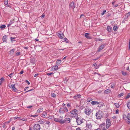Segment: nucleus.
Returning <instances> with one entry per match:
<instances>
[{"instance_id": "nucleus-1", "label": "nucleus", "mask_w": 130, "mask_h": 130, "mask_svg": "<svg viewBox=\"0 0 130 130\" xmlns=\"http://www.w3.org/2000/svg\"><path fill=\"white\" fill-rule=\"evenodd\" d=\"M106 125L105 126V123H102L100 125V127L102 130H107L111 125V122L109 119H107L106 120Z\"/></svg>"}, {"instance_id": "nucleus-2", "label": "nucleus", "mask_w": 130, "mask_h": 130, "mask_svg": "<svg viewBox=\"0 0 130 130\" xmlns=\"http://www.w3.org/2000/svg\"><path fill=\"white\" fill-rule=\"evenodd\" d=\"M71 116L72 117L77 118L78 116V111L76 109L72 110L70 112Z\"/></svg>"}, {"instance_id": "nucleus-3", "label": "nucleus", "mask_w": 130, "mask_h": 130, "mask_svg": "<svg viewBox=\"0 0 130 130\" xmlns=\"http://www.w3.org/2000/svg\"><path fill=\"white\" fill-rule=\"evenodd\" d=\"M92 112L91 109L89 107H87L85 109V112L86 115H90Z\"/></svg>"}, {"instance_id": "nucleus-4", "label": "nucleus", "mask_w": 130, "mask_h": 130, "mask_svg": "<svg viewBox=\"0 0 130 130\" xmlns=\"http://www.w3.org/2000/svg\"><path fill=\"white\" fill-rule=\"evenodd\" d=\"M56 34L61 39H63L64 37V35L63 34L62 32L61 31L57 32H56Z\"/></svg>"}, {"instance_id": "nucleus-5", "label": "nucleus", "mask_w": 130, "mask_h": 130, "mask_svg": "<svg viewBox=\"0 0 130 130\" xmlns=\"http://www.w3.org/2000/svg\"><path fill=\"white\" fill-rule=\"evenodd\" d=\"M34 130H40V125L38 124H35L33 126Z\"/></svg>"}, {"instance_id": "nucleus-6", "label": "nucleus", "mask_w": 130, "mask_h": 130, "mask_svg": "<svg viewBox=\"0 0 130 130\" xmlns=\"http://www.w3.org/2000/svg\"><path fill=\"white\" fill-rule=\"evenodd\" d=\"M83 120L80 118H78L76 119V122L78 125H80L83 123Z\"/></svg>"}, {"instance_id": "nucleus-7", "label": "nucleus", "mask_w": 130, "mask_h": 130, "mask_svg": "<svg viewBox=\"0 0 130 130\" xmlns=\"http://www.w3.org/2000/svg\"><path fill=\"white\" fill-rule=\"evenodd\" d=\"M101 112L100 111H99L97 112L96 113V116L98 119H100L102 118V116L101 114Z\"/></svg>"}, {"instance_id": "nucleus-8", "label": "nucleus", "mask_w": 130, "mask_h": 130, "mask_svg": "<svg viewBox=\"0 0 130 130\" xmlns=\"http://www.w3.org/2000/svg\"><path fill=\"white\" fill-rule=\"evenodd\" d=\"M71 119L70 118H66L63 121V124L64 123H70L71 122Z\"/></svg>"}, {"instance_id": "nucleus-9", "label": "nucleus", "mask_w": 130, "mask_h": 130, "mask_svg": "<svg viewBox=\"0 0 130 130\" xmlns=\"http://www.w3.org/2000/svg\"><path fill=\"white\" fill-rule=\"evenodd\" d=\"M75 7V5L74 2H72L70 5L69 8L70 9L73 10Z\"/></svg>"}, {"instance_id": "nucleus-10", "label": "nucleus", "mask_w": 130, "mask_h": 130, "mask_svg": "<svg viewBox=\"0 0 130 130\" xmlns=\"http://www.w3.org/2000/svg\"><path fill=\"white\" fill-rule=\"evenodd\" d=\"M15 84H11L10 88H12V90H13L15 92L17 91L18 90L15 87Z\"/></svg>"}, {"instance_id": "nucleus-11", "label": "nucleus", "mask_w": 130, "mask_h": 130, "mask_svg": "<svg viewBox=\"0 0 130 130\" xmlns=\"http://www.w3.org/2000/svg\"><path fill=\"white\" fill-rule=\"evenodd\" d=\"M58 66H53L52 68L51 69L52 71H55L57 70L58 69Z\"/></svg>"}, {"instance_id": "nucleus-12", "label": "nucleus", "mask_w": 130, "mask_h": 130, "mask_svg": "<svg viewBox=\"0 0 130 130\" xmlns=\"http://www.w3.org/2000/svg\"><path fill=\"white\" fill-rule=\"evenodd\" d=\"M47 112L46 111H44L42 114V117H45L46 118L47 117Z\"/></svg>"}, {"instance_id": "nucleus-13", "label": "nucleus", "mask_w": 130, "mask_h": 130, "mask_svg": "<svg viewBox=\"0 0 130 130\" xmlns=\"http://www.w3.org/2000/svg\"><path fill=\"white\" fill-rule=\"evenodd\" d=\"M43 108L42 107H41L37 110V111L38 113H40L42 112L43 111Z\"/></svg>"}, {"instance_id": "nucleus-14", "label": "nucleus", "mask_w": 130, "mask_h": 130, "mask_svg": "<svg viewBox=\"0 0 130 130\" xmlns=\"http://www.w3.org/2000/svg\"><path fill=\"white\" fill-rule=\"evenodd\" d=\"M58 119L59 121H61V122H59L61 124H63V120H62V117H59L58 118Z\"/></svg>"}, {"instance_id": "nucleus-15", "label": "nucleus", "mask_w": 130, "mask_h": 130, "mask_svg": "<svg viewBox=\"0 0 130 130\" xmlns=\"http://www.w3.org/2000/svg\"><path fill=\"white\" fill-rule=\"evenodd\" d=\"M105 46V44H103L101 45L99 48V51L100 50H101L102 49H103L104 47Z\"/></svg>"}, {"instance_id": "nucleus-16", "label": "nucleus", "mask_w": 130, "mask_h": 130, "mask_svg": "<svg viewBox=\"0 0 130 130\" xmlns=\"http://www.w3.org/2000/svg\"><path fill=\"white\" fill-rule=\"evenodd\" d=\"M14 20L13 19L11 20L9 22V23L8 24L7 26L8 27H9L11 24H12L14 22Z\"/></svg>"}, {"instance_id": "nucleus-17", "label": "nucleus", "mask_w": 130, "mask_h": 130, "mask_svg": "<svg viewBox=\"0 0 130 130\" xmlns=\"http://www.w3.org/2000/svg\"><path fill=\"white\" fill-rule=\"evenodd\" d=\"M7 37V36H4L3 38V40L4 42H6Z\"/></svg>"}, {"instance_id": "nucleus-18", "label": "nucleus", "mask_w": 130, "mask_h": 130, "mask_svg": "<svg viewBox=\"0 0 130 130\" xmlns=\"http://www.w3.org/2000/svg\"><path fill=\"white\" fill-rule=\"evenodd\" d=\"M91 103L93 105H95L99 104V102L97 101H92L91 102Z\"/></svg>"}, {"instance_id": "nucleus-19", "label": "nucleus", "mask_w": 130, "mask_h": 130, "mask_svg": "<svg viewBox=\"0 0 130 130\" xmlns=\"http://www.w3.org/2000/svg\"><path fill=\"white\" fill-rule=\"evenodd\" d=\"M107 31L109 32H111L112 30V27H111L110 26H108L107 27Z\"/></svg>"}, {"instance_id": "nucleus-20", "label": "nucleus", "mask_w": 130, "mask_h": 130, "mask_svg": "<svg viewBox=\"0 0 130 130\" xmlns=\"http://www.w3.org/2000/svg\"><path fill=\"white\" fill-rule=\"evenodd\" d=\"M111 92V90L110 89H108L104 91V93L106 94L110 93Z\"/></svg>"}, {"instance_id": "nucleus-21", "label": "nucleus", "mask_w": 130, "mask_h": 130, "mask_svg": "<svg viewBox=\"0 0 130 130\" xmlns=\"http://www.w3.org/2000/svg\"><path fill=\"white\" fill-rule=\"evenodd\" d=\"M4 80V78L3 77H2L0 79V85L3 83Z\"/></svg>"}, {"instance_id": "nucleus-22", "label": "nucleus", "mask_w": 130, "mask_h": 130, "mask_svg": "<svg viewBox=\"0 0 130 130\" xmlns=\"http://www.w3.org/2000/svg\"><path fill=\"white\" fill-rule=\"evenodd\" d=\"M61 60L58 59L56 61V64L57 65H59L61 63Z\"/></svg>"}, {"instance_id": "nucleus-23", "label": "nucleus", "mask_w": 130, "mask_h": 130, "mask_svg": "<svg viewBox=\"0 0 130 130\" xmlns=\"http://www.w3.org/2000/svg\"><path fill=\"white\" fill-rule=\"evenodd\" d=\"M15 51V50L14 49H12L9 52V54L13 55Z\"/></svg>"}, {"instance_id": "nucleus-24", "label": "nucleus", "mask_w": 130, "mask_h": 130, "mask_svg": "<svg viewBox=\"0 0 130 130\" xmlns=\"http://www.w3.org/2000/svg\"><path fill=\"white\" fill-rule=\"evenodd\" d=\"M80 95L78 94H77L76 95L74 96V98L77 99L76 98H79L80 97Z\"/></svg>"}, {"instance_id": "nucleus-25", "label": "nucleus", "mask_w": 130, "mask_h": 130, "mask_svg": "<svg viewBox=\"0 0 130 130\" xmlns=\"http://www.w3.org/2000/svg\"><path fill=\"white\" fill-rule=\"evenodd\" d=\"M114 104L115 105L116 108H119L120 107V105L118 103H114Z\"/></svg>"}, {"instance_id": "nucleus-26", "label": "nucleus", "mask_w": 130, "mask_h": 130, "mask_svg": "<svg viewBox=\"0 0 130 130\" xmlns=\"http://www.w3.org/2000/svg\"><path fill=\"white\" fill-rule=\"evenodd\" d=\"M113 30L115 31H116L118 29V27L117 26H115L113 27Z\"/></svg>"}, {"instance_id": "nucleus-27", "label": "nucleus", "mask_w": 130, "mask_h": 130, "mask_svg": "<svg viewBox=\"0 0 130 130\" xmlns=\"http://www.w3.org/2000/svg\"><path fill=\"white\" fill-rule=\"evenodd\" d=\"M127 106L128 108L130 109V102H129L127 103Z\"/></svg>"}, {"instance_id": "nucleus-28", "label": "nucleus", "mask_w": 130, "mask_h": 130, "mask_svg": "<svg viewBox=\"0 0 130 130\" xmlns=\"http://www.w3.org/2000/svg\"><path fill=\"white\" fill-rule=\"evenodd\" d=\"M6 26L5 25H3L0 26V28L2 29H3L6 27Z\"/></svg>"}, {"instance_id": "nucleus-29", "label": "nucleus", "mask_w": 130, "mask_h": 130, "mask_svg": "<svg viewBox=\"0 0 130 130\" xmlns=\"http://www.w3.org/2000/svg\"><path fill=\"white\" fill-rule=\"evenodd\" d=\"M63 109L62 108H60L59 110V111L60 113H63L64 112V110H63Z\"/></svg>"}, {"instance_id": "nucleus-30", "label": "nucleus", "mask_w": 130, "mask_h": 130, "mask_svg": "<svg viewBox=\"0 0 130 130\" xmlns=\"http://www.w3.org/2000/svg\"><path fill=\"white\" fill-rule=\"evenodd\" d=\"M92 100V99L91 98H88L87 99V101L88 102H90Z\"/></svg>"}, {"instance_id": "nucleus-31", "label": "nucleus", "mask_w": 130, "mask_h": 130, "mask_svg": "<svg viewBox=\"0 0 130 130\" xmlns=\"http://www.w3.org/2000/svg\"><path fill=\"white\" fill-rule=\"evenodd\" d=\"M89 34L88 33H86L85 34V37L87 38H88L89 37Z\"/></svg>"}, {"instance_id": "nucleus-32", "label": "nucleus", "mask_w": 130, "mask_h": 130, "mask_svg": "<svg viewBox=\"0 0 130 130\" xmlns=\"http://www.w3.org/2000/svg\"><path fill=\"white\" fill-rule=\"evenodd\" d=\"M51 95L52 97L54 98L56 96V94L54 93H52Z\"/></svg>"}, {"instance_id": "nucleus-33", "label": "nucleus", "mask_w": 130, "mask_h": 130, "mask_svg": "<svg viewBox=\"0 0 130 130\" xmlns=\"http://www.w3.org/2000/svg\"><path fill=\"white\" fill-rule=\"evenodd\" d=\"M129 98H130V93L128 94L126 96L125 98L128 99Z\"/></svg>"}, {"instance_id": "nucleus-34", "label": "nucleus", "mask_w": 130, "mask_h": 130, "mask_svg": "<svg viewBox=\"0 0 130 130\" xmlns=\"http://www.w3.org/2000/svg\"><path fill=\"white\" fill-rule=\"evenodd\" d=\"M4 4L6 5H7L8 4V1L7 0H5L4 1Z\"/></svg>"}, {"instance_id": "nucleus-35", "label": "nucleus", "mask_w": 130, "mask_h": 130, "mask_svg": "<svg viewBox=\"0 0 130 130\" xmlns=\"http://www.w3.org/2000/svg\"><path fill=\"white\" fill-rule=\"evenodd\" d=\"M54 73L53 72L52 73H47L46 74L48 75H51L53 74Z\"/></svg>"}, {"instance_id": "nucleus-36", "label": "nucleus", "mask_w": 130, "mask_h": 130, "mask_svg": "<svg viewBox=\"0 0 130 130\" xmlns=\"http://www.w3.org/2000/svg\"><path fill=\"white\" fill-rule=\"evenodd\" d=\"M21 53L20 52H18L16 53V55L17 56H18L20 55Z\"/></svg>"}, {"instance_id": "nucleus-37", "label": "nucleus", "mask_w": 130, "mask_h": 130, "mask_svg": "<svg viewBox=\"0 0 130 130\" xmlns=\"http://www.w3.org/2000/svg\"><path fill=\"white\" fill-rule=\"evenodd\" d=\"M64 111H66L67 112L68 111V109L66 107H65L64 108Z\"/></svg>"}, {"instance_id": "nucleus-38", "label": "nucleus", "mask_w": 130, "mask_h": 130, "mask_svg": "<svg viewBox=\"0 0 130 130\" xmlns=\"http://www.w3.org/2000/svg\"><path fill=\"white\" fill-rule=\"evenodd\" d=\"M106 12L105 10H104L103 12L101 14L102 15H103Z\"/></svg>"}, {"instance_id": "nucleus-39", "label": "nucleus", "mask_w": 130, "mask_h": 130, "mask_svg": "<svg viewBox=\"0 0 130 130\" xmlns=\"http://www.w3.org/2000/svg\"><path fill=\"white\" fill-rule=\"evenodd\" d=\"M13 76V74L11 73L10 74L8 75V76L10 77V78H11Z\"/></svg>"}, {"instance_id": "nucleus-40", "label": "nucleus", "mask_w": 130, "mask_h": 130, "mask_svg": "<svg viewBox=\"0 0 130 130\" xmlns=\"http://www.w3.org/2000/svg\"><path fill=\"white\" fill-rule=\"evenodd\" d=\"M127 118L128 120H130V113H129L128 114Z\"/></svg>"}, {"instance_id": "nucleus-41", "label": "nucleus", "mask_w": 130, "mask_h": 130, "mask_svg": "<svg viewBox=\"0 0 130 130\" xmlns=\"http://www.w3.org/2000/svg\"><path fill=\"white\" fill-rule=\"evenodd\" d=\"M54 120L56 122H61V121H59V120H58V118H54Z\"/></svg>"}, {"instance_id": "nucleus-42", "label": "nucleus", "mask_w": 130, "mask_h": 130, "mask_svg": "<svg viewBox=\"0 0 130 130\" xmlns=\"http://www.w3.org/2000/svg\"><path fill=\"white\" fill-rule=\"evenodd\" d=\"M67 106L68 107H70L71 106V104L70 103H69L67 105Z\"/></svg>"}, {"instance_id": "nucleus-43", "label": "nucleus", "mask_w": 130, "mask_h": 130, "mask_svg": "<svg viewBox=\"0 0 130 130\" xmlns=\"http://www.w3.org/2000/svg\"><path fill=\"white\" fill-rule=\"evenodd\" d=\"M123 95H124V93H121L120 94H119L118 95V96L119 97H121V96H123Z\"/></svg>"}, {"instance_id": "nucleus-44", "label": "nucleus", "mask_w": 130, "mask_h": 130, "mask_svg": "<svg viewBox=\"0 0 130 130\" xmlns=\"http://www.w3.org/2000/svg\"><path fill=\"white\" fill-rule=\"evenodd\" d=\"M39 122L40 124H43L44 123L43 121H42V120H40V121H39Z\"/></svg>"}, {"instance_id": "nucleus-45", "label": "nucleus", "mask_w": 130, "mask_h": 130, "mask_svg": "<svg viewBox=\"0 0 130 130\" xmlns=\"http://www.w3.org/2000/svg\"><path fill=\"white\" fill-rule=\"evenodd\" d=\"M122 74L124 75H125L126 74V73L125 72H124L123 71L122 72Z\"/></svg>"}, {"instance_id": "nucleus-46", "label": "nucleus", "mask_w": 130, "mask_h": 130, "mask_svg": "<svg viewBox=\"0 0 130 130\" xmlns=\"http://www.w3.org/2000/svg\"><path fill=\"white\" fill-rule=\"evenodd\" d=\"M45 15L44 13H43L42 15L41 16V18L42 19L43 18L45 17Z\"/></svg>"}, {"instance_id": "nucleus-47", "label": "nucleus", "mask_w": 130, "mask_h": 130, "mask_svg": "<svg viewBox=\"0 0 130 130\" xmlns=\"http://www.w3.org/2000/svg\"><path fill=\"white\" fill-rule=\"evenodd\" d=\"M32 107L31 105L28 106H27V107L28 108H30Z\"/></svg>"}, {"instance_id": "nucleus-48", "label": "nucleus", "mask_w": 130, "mask_h": 130, "mask_svg": "<svg viewBox=\"0 0 130 130\" xmlns=\"http://www.w3.org/2000/svg\"><path fill=\"white\" fill-rule=\"evenodd\" d=\"M21 120L24 121H27V119L26 118H23L21 119Z\"/></svg>"}, {"instance_id": "nucleus-49", "label": "nucleus", "mask_w": 130, "mask_h": 130, "mask_svg": "<svg viewBox=\"0 0 130 130\" xmlns=\"http://www.w3.org/2000/svg\"><path fill=\"white\" fill-rule=\"evenodd\" d=\"M29 87H26L24 89V91H25L26 90H28V89Z\"/></svg>"}, {"instance_id": "nucleus-50", "label": "nucleus", "mask_w": 130, "mask_h": 130, "mask_svg": "<svg viewBox=\"0 0 130 130\" xmlns=\"http://www.w3.org/2000/svg\"><path fill=\"white\" fill-rule=\"evenodd\" d=\"M115 86L114 84H112L111 86V88H113Z\"/></svg>"}, {"instance_id": "nucleus-51", "label": "nucleus", "mask_w": 130, "mask_h": 130, "mask_svg": "<svg viewBox=\"0 0 130 130\" xmlns=\"http://www.w3.org/2000/svg\"><path fill=\"white\" fill-rule=\"evenodd\" d=\"M38 116V115H31V117H37Z\"/></svg>"}, {"instance_id": "nucleus-52", "label": "nucleus", "mask_w": 130, "mask_h": 130, "mask_svg": "<svg viewBox=\"0 0 130 130\" xmlns=\"http://www.w3.org/2000/svg\"><path fill=\"white\" fill-rule=\"evenodd\" d=\"M26 83L28 85H29L30 84V83L28 82V80H26Z\"/></svg>"}, {"instance_id": "nucleus-53", "label": "nucleus", "mask_w": 130, "mask_h": 130, "mask_svg": "<svg viewBox=\"0 0 130 130\" xmlns=\"http://www.w3.org/2000/svg\"><path fill=\"white\" fill-rule=\"evenodd\" d=\"M129 49H130V39L129 40V46H128Z\"/></svg>"}, {"instance_id": "nucleus-54", "label": "nucleus", "mask_w": 130, "mask_h": 130, "mask_svg": "<svg viewBox=\"0 0 130 130\" xmlns=\"http://www.w3.org/2000/svg\"><path fill=\"white\" fill-rule=\"evenodd\" d=\"M119 110L118 109H117L116 111V113L117 114L118 113Z\"/></svg>"}, {"instance_id": "nucleus-55", "label": "nucleus", "mask_w": 130, "mask_h": 130, "mask_svg": "<svg viewBox=\"0 0 130 130\" xmlns=\"http://www.w3.org/2000/svg\"><path fill=\"white\" fill-rule=\"evenodd\" d=\"M38 75V74H35V75H34V77H36Z\"/></svg>"}, {"instance_id": "nucleus-56", "label": "nucleus", "mask_w": 130, "mask_h": 130, "mask_svg": "<svg viewBox=\"0 0 130 130\" xmlns=\"http://www.w3.org/2000/svg\"><path fill=\"white\" fill-rule=\"evenodd\" d=\"M18 118V117H14V120H15L16 119H17V118Z\"/></svg>"}, {"instance_id": "nucleus-57", "label": "nucleus", "mask_w": 130, "mask_h": 130, "mask_svg": "<svg viewBox=\"0 0 130 130\" xmlns=\"http://www.w3.org/2000/svg\"><path fill=\"white\" fill-rule=\"evenodd\" d=\"M127 14H128L127 17L130 16V12H128Z\"/></svg>"}, {"instance_id": "nucleus-58", "label": "nucleus", "mask_w": 130, "mask_h": 130, "mask_svg": "<svg viewBox=\"0 0 130 130\" xmlns=\"http://www.w3.org/2000/svg\"><path fill=\"white\" fill-rule=\"evenodd\" d=\"M15 39V38H13V37H11L10 38V39H11V41H12V40H13V39Z\"/></svg>"}, {"instance_id": "nucleus-59", "label": "nucleus", "mask_w": 130, "mask_h": 130, "mask_svg": "<svg viewBox=\"0 0 130 130\" xmlns=\"http://www.w3.org/2000/svg\"><path fill=\"white\" fill-rule=\"evenodd\" d=\"M112 118L113 119H116V116H113V117H112Z\"/></svg>"}, {"instance_id": "nucleus-60", "label": "nucleus", "mask_w": 130, "mask_h": 130, "mask_svg": "<svg viewBox=\"0 0 130 130\" xmlns=\"http://www.w3.org/2000/svg\"><path fill=\"white\" fill-rule=\"evenodd\" d=\"M76 130H81L79 128H78L76 129Z\"/></svg>"}, {"instance_id": "nucleus-61", "label": "nucleus", "mask_w": 130, "mask_h": 130, "mask_svg": "<svg viewBox=\"0 0 130 130\" xmlns=\"http://www.w3.org/2000/svg\"><path fill=\"white\" fill-rule=\"evenodd\" d=\"M23 71H21V72H20V74H23Z\"/></svg>"}, {"instance_id": "nucleus-62", "label": "nucleus", "mask_w": 130, "mask_h": 130, "mask_svg": "<svg viewBox=\"0 0 130 130\" xmlns=\"http://www.w3.org/2000/svg\"><path fill=\"white\" fill-rule=\"evenodd\" d=\"M84 16V14H82L81 15L80 17V18L81 17H82L83 16Z\"/></svg>"}, {"instance_id": "nucleus-63", "label": "nucleus", "mask_w": 130, "mask_h": 130, "mask_svg": "<svg viewBox=\"0 0 130 130\" xmlns=\"http://www.w3.org/2000/svg\"><path fill=\"white\" fill-rule=\"evenodd\" d=\"M93 65L95 67V66H96V63H94V64H93Z\"/></svg>"}, {"instance_id": "nucleus-64", "label": "nucleus", "mask_w": 130, "mask_h": 130, "mask_svg": "<svg viewBox=\"0 0 130 130\" xmlns=\"http://www.w3.org/2000/svg\"><path fill=\"white\" fill-rule=\"evenodd\" d=\"M15 127H12V130H14V129H15Z\"/></svg>"}]
</instances>
